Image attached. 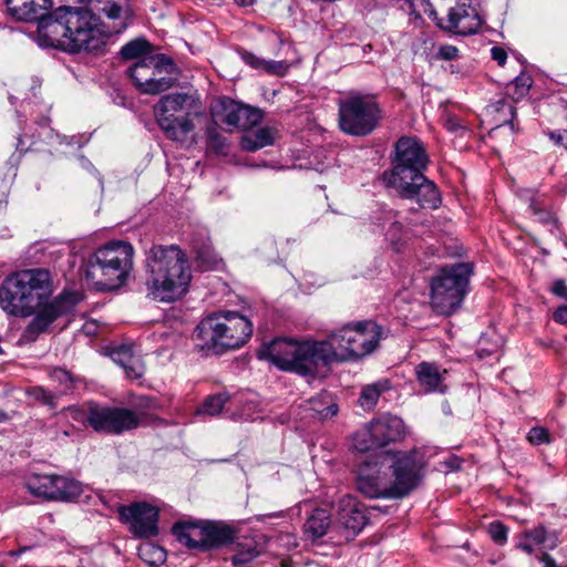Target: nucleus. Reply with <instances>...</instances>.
Returning a JSON list of instances; mask_svg holds the SVG:
<instances>
[{"label":"nucleus","mask_w":567,"mask_h":567,"mask_svg":"<svg viewBox=\"0 0 567 567\" xmlns=\"http://www.w3.org/2000/svg\"><path fill=\"white\" fill-rule=\"evenodd\" d=\"M89 3L107 23H101L90 10L59 7L39 22L38 44L69 53L99 52L109 37L122 33L132 23L131 0H89Z\"/></svg>","instance_id":"f257e3e1"},{"label":"nucleus","mask_w":567,"mask_h":567,"mask_svg":"<svg viewBox=\"0 0 567 567\" xmlns=\"http://www.w3.org/2000/svg\"><path fill=\"white\" fill-rule=\"evenodd\" d=\"M52 292L49 270H21L9 276L1 285L0 306L4 312L14 317H29L38 309L27 328L30 334L38 336L45 332L58 318L72 312L82 300L80 292L64 290L44 303Z\"/></svg>","instance_id":"f03ea898"},{"label":"nucleus","mask_w":567,"mask_h":567,"mask_svg":"<svg viewBox=\"0 0 567 567\" xmlns=\"http://www.w3.org/2000/svg\"><path fill=\"white\" fill-rule=\"evenodd\" d=\"M424 466L417 451L386 452L360 466L357 488L369 498H402L419 486Z\"/></svg>","instance_id":"7ed1b4c3"},{"label":"nucleus","mask_w":567,"mask_h":567,"mask_svg":"<svg viewBox=\"0 0 567 567\" xmlns=\"http://www.w3.org/2000/svg\"><path fill=\"white\" fill-rule=\"evenodd\" d=\"M334 346L322 341L276 339L258 350V358L270 361L285 371H293L303 377L316 378L326 372L334 360Z\"/></svg>","instance_id":"20e7f679"},{"label":"nucleus","mask_w":567,"mask_h":567,"mask_svg":"<svg viewBox=\"0 0 567 567\" xmlns=\"http://www.w3.org/2000/svg\"><path fill=\"white\" fill-rule=\"evenodd\" d=\"M145 267L146 286L154 299L172 302L187 292L192 271L178 246H153L146 255Z\"/></svg>","instance_id":"39448f33"},{"label":"nucleus","mask_w":567,"mask_h":567,"mask_svg":"<svg viewBox=\"0 0 567 567\" xmlns=\"http://www.w3.org/2000/svg\"><path fill=\"white\" fill-rule=\"evenodd\" d=\"M252 333V323L236 311L213 313L196 327L194 339L202 351L224 353L245 344Z\"/></svg>","instance_id":"423d86ee"},{"label":"nucleus","mask_w":567,"mask_h":567,"mask_svg":"<svg viewBox=\"0 0 567 567\" xmlns=\"http://www.w3.org/2000/svg\"><path fill=\"white\" fill-rule=\"evenodd\" d=\"M133 246L123 240L110 241L92 254L86 262L85 278L97 290L122 287L133 269Z\"/></svg>","instance_id":"0eeeda50"},{"label":"nucleus","mask_w":567,"mask_h":567,"mask_svg":"<svg viewBox=\"0 0 567 567\" xmlns=\"http://www.w3.org/2000/svg\"><path fill=\"white\" fill-rule=\"evenodd\" d=\"M195 99L187 93L163 95L154 105V116L164 135L174 142L185 143L195 131Z\"/></svg>","instance_id":"6e6552de"},{"label":"nucleus","mask_w":567,"mask_h":567,"mask_svg":"<svg viewBox=\"0 0 567 567\" xmlns=\"http://www.w3.org/2000/svg\"><path fill=\"white\" fill-rule=\"evenodd\" d=\"M382 329L373 321H360L344 324L328 334L334 346L336 362L361 359L375 350Z\"/></svg>","instance_id":"1a4fd4ad"},{"label":"nucleus","mask_w":567,"mask_h":567,"mask_svg":"<svg viewBox=\"0 0 567 567\" xmlns=\"http://www.w3.org/2000/svg\"><path fill=\"white\" fill-rule=\"evenodd\" d=\"M382 118V111L372 94L350 91L339 101V125L342 132L353 136L372 133Z\"/></svg>","instance_id":"9d476101"},{"label":"nucleus","mask_w":567,"mask_h":567,"mask_svg":"<svg viewBox=\"0 0 567 567\" xmlns=\"http://www.w3.org/2000/svg\"><path fill=\"white\" fill-rule=\"evenodd\" d=\"M472 272L471 264L458 262L442 268L432 279L431 303L439 313L449 316L461 306L467 293Z\"/></svg>","instance_id":"9b49d317"},{"label":"nucleus","mask_w":567,"mask_h":567,"mask_svg":"<svg viewBox=\"0 0 567 567\" xmlns=\"http://www.w3.org/2000/svg\"><path fill=\"white\" fill-rule=\"evenodd\" d=\"M424 12L439 28L454 34H472L481 27V19L470 0H426Z\"/></svg>","instance_id":"f8f14e48"},{"label":"nucleus","mask_w":567,"mask_h":567,"mask_svg":"<svg viewBox=\"0 0 567 567\" xmlns=\"http://www.w3.org/2000/svg\"><path fill=\"white\" fill-rule=\"evenodd\" d=\"M405 435L406 429L402 419L392 414H382L353 434L352 447L363 453L399 442Z\"/></svg>","instance_id":"ddd939ff"},{"label":"nucleus","mask_w":567,"mask_h":567,"mask_svg":"<svg viewBox=\"0 0 567 567\" xmlns=\"http://www.w3.org/2000/svg\"><path fill=\"white\" fill-rule=\"evenodd\" d=\"M429 164V155L423 143L411 136L400 137L394 146L392 168L384 172L386 183L393 181L411 179V177L424 173Z\"/></svg>","instance_id":"4468645a"},{"label":"nucleus","mask_w":567,"mask_h":567,"mask_svg":"<svg viewBox=\"0 0 567 567\" xmlns=\"http://www.w3.org/2000/svg\"><path fill=\"white\" fill-rule=\"evenodd\" d=\"M25 487L33 496L54 502H73L85 492L81 482L56 474L32 473L25 480Z\"/></svg>","instance_id":"2eb2a0df"},{"label":"nucleus","mask_w":567,"mask_h":567,"mask_svg":"<svg viewBox=\"0 0 567 567\" xmlns=\"http://www.w3.org/2000/svg\"><path fill=\"white\" fill-rule=\"evenodd\" d=\"M85 422L95 432L122 434L140 425L138 414L131 409L89 403Z\"/></svg>","instance_id":"dca6fc26"},{"label":"nucleus","mask_w":567,"mask_h":567,"mask_svg":"<svg viewBox=\"0 0 567 567\" xmlns=\"http://www.w3.org/2000/svg\"><path fill=\"white\" fill-rule=\"evenodd\" d=\"M368 523L367 511L352 495H343L337 505V517L331 529V540L342 544L354 539Z\"/></svg>","instance_id":"f3484780"},{"label":"nucleus","mask_w":567,"mask_h":567,"mask_svg":"<svg viewBox=\"0 0 567 567\" xmlns=\"http://www.w3.org/2000/svg\"><path fill=\"white\" fill-rule=\"evenodd\" d=\"M388 185L396 189L402 198L415 200L422 208L436 209L442 203L437 186L424 173Z\"/></svg>","instance_id":"a211bd4d"},{"label":"nucleus","mask_w":567,"mask_h":567,"mask_svg":"<svg viewBox=\"0 0 567 567\" xmlns=\"http://www.w3.org/2000/svg\"><path fill=\"white\" fill-rule=\"evenodd\" d=\"M118 513L136 537L148 538L158 534V509L155 506L145 502H137L122 506Z\"/></svg>","instance_id":"6ab92c4d"},{"label":"nucleus","mask_w":567,"mask_h":567,"mask_svg":"<svg viewBox=\"0 0 567 567\" xmlns=\"http://www.w3.org/2000/svg\"><path fill=\"white\" fill-rule=\"evenodd\" d=\"M161 61H164L163 54H148V56H145L141 61L133 62V64L127 68V75L141 93L155 95L163 92V86L166 82H163L162 78L156 81L152 78L156 71V65H158Z\"/></svg>","instance_id":"aec40b11"},{"label":"nucleus","mask_w":567,"mask_h":567,"mask_svg":"<svg viewBox=\"0 0 567 567\" xmlns=\"http://www.w3.org/2000/svg\"><path fill=\"white\" fill-rule=\"evenodd\" d=\"M9 16L23 22L41 21L49 17L53 7L52 0H6Z\"/></svg>","instance_id":"412c9836"},{"label":"nucleus","mask_w":567,"mask_h":567,"mask_svg":"<svg viewBox=\"0 0 567 567\" xmlns=\"http://www.w3.org/2000/svg\"><path fill=\"white\" fill-rule=\"evenodd\" d=\"M111 359L118 364L131 380H137L144 374V363L133 344H120L110 349Z\"/></svg>","instance_id":"4be33fe9"},{"label":"nucleus","mask_w":567,"mask_h":567,"mask_svg":"<svg viewBox=\"0 0 567 567\" xmlns=\"http://www.w3.org/2000/svg\"><path fill=\"white\" fill-rule=\"evenodd\" d=\"M558 545L556 533L548 532L544 525L526 529L517 537L516 548L530 555L536 546H544L546 549H554Z\"/></svg>","instance_id":"5701e85b"},{"label":"nucleus","mask_w":567,"mask_h":567,"mask_svg":"<svg viewBox=\"0 0 567 567\" xmlns=\"http://www.w3.org/2000/svg\"><path fill=\"white\" fill-rule=\"evenodd\" d=\"M173 534L188 548L205 550L206 522L176 523L173 526Z\"/></svg>","instance_id":"b1692460"},{"label":"nucleus","mask_w":567,"mask_h":567,"mask_svg":"<svg viewBox=\"0 0 567 567\" xmlns=\"http://www.w3.org/2000/svg\"><path fill=\"white\" fill-rule=\"evenodd\" d=\"M446 370L441 371L439 365L431 362H421L415 367L416 380L424 392H441L445 391L444 374Z\"/></svg>","instance_id":"393cba45"},{"label":"nucleus","mask_w":567,"mask_h":567,"mask_svg":"<svg viewBox=\"0 0 567 567\" xmlns=\"http://www.w3.org/2000/svg\"><path fill=\"white\" fill-rule=\"evenodd\" d=\"M332 525L330 514L326 509L317 508L305 522L303 533L308 538L316 540L327 534L331 536Z\"/></svg>","instance_id":"a878e982"},{"label":"nucleus","mask_w":567,"mask_h":567,"mask_svg":"<svg viewBox=\"0 0 567 567\" xmlns=\"http://www.w3.org/2000/svg\"><path fill=\"white\" fill-rule=\"evenodd\" d=\"M241 60L252 69L264 71L274 75H285L288 71V63L285 61L265 60L248 51L239 52Z\"/></svg>","instance_id":"bb28decb"},{"label":"nucleus","mask_w":567,"mask_h":567,"mask_svg":"<svg viewBox=\"0 0 567 567\" xmlns=\"http://www.w3.org/2000/svg\"><path fill=\"white\" fill-rule=\"evenodd\" d=\"M308 410L312 416L327 420L334 416L339 409L333 395L324 391L308 401Z\"/></svg>","instance_id":"cd10ccee"},{"label":"nucleus","mask_w":567,"mask_h":567,"mask_svg":"<svg viewBox=\"0 0 567 567\" xmlns=\"http://www.w3.org/2000/svg\"><path fill=\"white\" fill-rule=\"evenodd\" d=\"M234 538V529L225 524L206 522L205 550L223 546Z\"/></svg>","instance_id":"c85d7f7f"},{"label":"nucleus","mask_w":567,"mask_h":567,"mask_svg":"<svg viewBox=\"0 0 567 567\" xmlns=\"http://www.w3.org/2000/svg\"><path fill=\"white\" fill-rule=\"evenodd\" d=\"M275 131L270 127H261L257 131L245 134L240 140V146L247 152H255L262 147L272 145Z\"/></svg>","instance_id":"c756f323"},{"label":"nucleus","mask_w":567,"mask_h":567,"mask_svg":"<svg viewBox=\"0 0 567 567\" xmlns=\"http://www.w3.org/2000/svg\"><path fill=\"white\" fill-rule=\"evenodd\" d=\"M529 209L538 223L551 228L557 226V219L551 212L550 199L546 195L534 196L530 199Z\"/></svg>","instance_id":"7c9ffc66"},{"label":"nucleus","mask_w":567,"mask_h":567,"mask_svg":"<svg viewBox=\"0 0 567 567\" xmlns=\"http://www.w3.org/2000/svg\"><path fill=\"white\" fill-rule=\"evenodd\" d=\"M390 389L388 380H379L374 383L365 385L359 396V405L365 410L371 411L377 405L380 395Z\"/></svg>","instance_id":"2f4dec72"},{"label":"nucleus","mask_w":567,"mask_h":567,"mask_svg":"<svg viewBox=\"0 0 567 567\" xmlns=\"http://www.w3.org/2000/svg\"><path fill=\"white\" fill-rule=\"evenodd\" d=\"M120 54L125 61H141L153 52L152 44L145 38H136L124 44Z\"/></svg>","instance_id":"473e14b6"},{"label":"nucleus","mask_w":567,"mask_h":567,"mask_svg":"<svg viewBox=\"0 0 567 567\" xmlns=\"http://www.w3.org/2000/svg\"><path fill=\"white\" fill-rule=\"evenodd\" d=\"M219 121L229 127H238L241 114V104L230 99L220 100Z\"/></svg>","instance_id":"72a5a7b5"},{"label":"nucleus","mask_w":567,"mask_h":567,"mask_svg":"<svg viewBox=\"0 0 567 567\" xmlns=\"http://www.w3.org/2000/svg\"><path fill=\"white\" fill-rule=\"evenodd\" d=\"M228 401H229V395L227 393H218V394L210 395L198 408L197 414L198 415L216 416L223 411L225 404Z\"/></svg>","instance_id":"f704fd0d"},{"label":"nucleus","mask_w":567,"mask_h":567,"mask_svg":"<svg viewBox=\"0 0 567 567\" xmlns=\"http://www.w3.org/2000/svg\"><path fill=\"white\" fill-rule=\"evenodd\" d=\"M238 546L240 548L231 557V563L235 567H244L259 555L254 542L239 544Z\"/></svg>","instance_id":"c9c22d12"},{"label":"nucleus","mask_w":567,"mask_h":567,"mask_svg":"<svg viewBox=\"0 0 567 567\" xmlns=\"http://www.w3.org/2000/svg\"><path fill=\"white\" fill-rule=\"evenodd\" d=\"M50 379L52 382L58 383L59 388L56 390V394L59 396L73 389L74 379L72 374L64 369L54 368L51 370Z\"/></svg>","instance_id":"e433bc0d"},{"label":"nucleus","mask_w":567,"mask_h":567,"mask_svg":"<svg viewBox=\"0 0 567 567\" xmlns=\"http://www.w3.org/2000/svg\"><path fill=\"white\" fill-rule=\"evenodd\" d=\"M173 69L174 63L164 55V61H161V63L156 65V71L154 72V75H152V78H154V81L159 80L162 78L163 82H166V84L163 86V92L171 89L176 82V79L169 75V72Z\"/></svg>","instance_id":"4c0bfd02"},{"label":"nucleus","mask_w":567,"mask_h":567,"mask_svg":"<svg viewBox=\"0 0 567 567\" xmlns=\"http://www.w3.org/2000/svg\"><path fill=\"white\" fill-rule=\"evenodd\" d=\"M240 112H241V114H240V122L238 124V128L248 130V128L259 124L262 120V113L258 109L241 104Z\"/></svg>","instance_id":"58836bf2"},{"label":"nucleus","mask_w":567,"mask_h":567,"mask_svg":"<svg viewBox=\"0 0 567 567\" xmlns=\"http://www.w3.org/2000/svg\"><path fill=\"white\" fill-rule=\"evenodd\" d=\"M28 395L34 401L49 405L51 409L55 408L56 400L59 398L56 392L53 393L51 391L45 390L42 386H33L29 389Z\"/></svg>","instance_id":"ea45409f"},{"label":"nucleus","mask_w":567,"mask_h":567,"mask_svg":"<svg viewBox=\"0 0 567 567\" xmlns=\"http://www.w3.org/2000/svg\"><path fill=\"white\" fill-rule=\"evenodd\" d=\"M141 557L150 565H157L165 561V551L157 546L147 545L140 549Z\"/></svg>","instance_id":"a19ab883"},{"label":"nucleus","mask_w":567,"mask_h":567,"mask_svg":"<svg viewBox=\"0 0 567 567\" xmlns=\"http://www.w3.org/2000/svg\"><path fill=\"white\" fill-rule=\"evenodd\" d=\"M532 86V79L526 74H520L514 79V81L507 86V90L511 92L514 90L513 95L516 99H520L525 96Z\"/></svg>","instance_id":"79ce46f5"},{"label":"nucleus","mask_w":567,"mask_h":567,"mask_svg":"<svg viewBox=\"0 0 567 567\" xmlns=\"http://www.w3.org/2000/svg\"><path fill=\"white\" fill-rule=\"evenodd\" d=\"M487 533L495 544L499 546L506 544L508 528L501 522H492L487 527Z\"/></svg>","instance_id":"37998d69"},{"label":"nucleus","mask_w":567,"mask_h":567,"mask_svg":"<svg viewBox=\"0 0 567 567\" xmlns=\"http://www.w3.org/2000/svg\"><path fill=\"white\" fill-rule=\"evenodd\" d=\"M226 138L218 132L215 126L207 128V145L215 152H223L226 147Z\"/></svg>","instance_id":"c03bdc74"},{"label":"nucleus","mask_w":567,"mask_h":567,"mask_svg":"<svg viewBox=\"0 0 567 567\" xmlns=\"http://www.w3.org/2000/svg\"><path fill=\"white\" fill-rule=\"evenodd\" d=\"M527 440L533 445H543L550 443V434L546 427L534 426L527 434Z\"/></svg>","instance_id":"a18cd8bd"},{"label":"nucleus","mask_w":567,"mask_h":567,"mask_svg":"<svg viewBox=\"0 0 567 567\" xmlns=\"http://www.w3.org/2000/svg\"><path fill=\"white\" fill-rule=\"evenodd\" d=\"M458 56V49L451 44H444L439 48L436 58L445 61L455 60Z\"/></svg>","instance_id":"49530a36"},{"label":"nucleus","mask_w":567,"mask_h":567,"mask_svg":"<svg viewBox=\"0 0 567 567\" xmlns=\"http://www.w3.org/2000/svg\"><path fill=\"white\" fill-rule=\"evenodd\" d=\"M401 231L402 225L399 221H393L386 230L385 236L392 245H396L401 240V237L399 236Z\"/></svg>","instance_id":"de8ad7c7"},{"label":"nucleus","mask_w":567,"mask_h":567,"mask_svg":"<svg viewBox=\"0 0 567 567\" xmlns=\"http://www.w3.org/2000/svg\"><path fill=\"white\" fill-rule=\"evenodd\" d=\"M547 136L555 145L564 146L567 150V131H550L547 133Z\"/></svg>","instance_id":"09e8293b"},{"label":"nucleus","mask_w":567,"mask_h":567,"mask_svg":"<svg viewBox=\"0 0 567 567\" xmlns=\"http://www.w3.org/2000/svg\"><path fill=\"white\" fill-rule=\"evenodd\" d=\"M492 59L497 62L498 65L503 66L506 63L507 53L501 47H493L491 49Z\"/></svg>","instance_id":"8fccbe9b"},{"label":"nucleus","mask_w":567,"mask_h":567,"mask_svg":"<svg viewBox=\"0 0 567 567\" xmlns=\"http://www.w3.org/2000/svg\"><path fill=\"white\" fill-rule=\"evenodd\" d=\"M197 259L206 265V268H212L216 264V258L212 257L208 250H199L197 252Z\"/></svg>","instance_id":"3c124183"},{"label":"nucleus","mask_w":567,"mask_h":567,"mask_svg":"<svg viewBox=\"0 0 567 567\" xmlns=\"http://www.w3.org/2000/svg\"><path fill=\"white\" fill-rule=\"evenodd\" d=\"M551 292L558 297L566 298L567 297V285L564 280H556L553 284Z\"/></svg>","instance_id":"603ef678"},{"label":"nucleus","mask_w":567,"mask_h":567,"mask_svg":"<svg viewBox=\"0 0 567 567\" xmlns=\"http://www.w3.org/2000/svg\"><path fill=\"white\" fill-rule=\"evenodd\" d=\"M444 126L451 132H456L457 130L462 128L461 121L457 117L451 115L445 117Z\"/></svg>","instance_id":"864d4df0"},{"label":"nucleus","mask_w":567,"mask_h":567,"mask_svg":"<svg viewBox=\"0 0 567 567\" xmlns=\"http://www.w3.org/2000/svg\"><path fill=\"white\" fill-rule=\"evenodd\" d=\"M553 317L556 322L567 324V306L558 307Z\"/></svg>","instance_id":"5fc2aeb1"},{"label":"nucleus","mask_w":567,"mask_h":567,"mask_svg":"<svg viewBox=\"0 0 567 567\" xmlns=\"http://www.w3.org/2000/svg\"><path fill=\"white\" fill-rule=\"evenodd\" d=\"M544 563V567H559L553 557L548 554H543L539 558Z\"/></svg>","instance_id":"6e6d98bb"},{"label":"nucleus","mask_w":567,"mask_h":567,"mask_svg":"<svg viewBox=\"0 0 567 567\" xmlns=\"http://www.w3.org/2000/svg\"><path fill=\"white\" fill-rule=\"evenodd\" d=\"M239 7L247 8L255 3V0H234Z\"/></svg>","instance_id":"4d7b16f0"},{"label":"nucleus","mask_w":567,"mask_h":567,"mask_svg":"<svg viewBox=\"0 0 567 567\" xmlns=\"http://www.w3.org/2000/svg\"><path fill=\"white\" fill-rule=\"evenodd\" d=\"M8 420V415L6 412L0 410V423Z\"/></svg>","instance_id":"13d9d810"},{"label":"nucleus","mask_w":567,"mask_h":567,"mask_svg":"<svg viewBox=\"0 0 567 567\" xmlns=\"http://www.w3.org/2000/svg\"><path fill=\"white\" fill-rule=\"evenodd\" d=\"M280 564H281V567H290L291 561L287 560V559H282Z\"/></svg>","instance_id":"bf43d9fd"},{"label":"nucleus","mask_w":567,"mask_h":567,"mask_svg":"<svg viewBox=\"0 0 567 567\" xmlns=\"http://www.w3.org/2000/svg\"><path fill=\"white\" fill-rule=\"evenodd\" d=\"M388 216H389V218H388L389 220H390V219H392V218H393V213H392V212H389V213H388Z\"/></svg>","instance_id":"052dcab7"}]
</instances>
